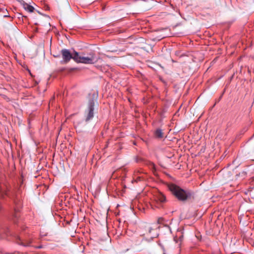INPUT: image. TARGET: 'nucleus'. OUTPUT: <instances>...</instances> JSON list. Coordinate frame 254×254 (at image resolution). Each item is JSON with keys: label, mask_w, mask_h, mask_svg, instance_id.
<instances>
[{"label": "nucleus", "mask_w": 254, "mask_h": 254, "mask_svg": "<svg viewBox=\"0 0 254 254\" xmlns=\"http://www.w3.org/2000/svg\"><path fill=\"white\" fill-rule=\"evenodd\" d=\"M96 99L92 98L89 99L86 110L85 111L84 116L85 122H87L94 117V106Z\"/></svg>", "instance_id": "nucleus-3"}, {"label": "nucleus", "mask_w": 254, "mask_h": 254, "mask_svg": "<svg viewBox=\"0 0 254 254\" xmlns=\"http://www.w3.org/2000/svg\"><path fill=\"white\" fill-rule=\"evenodd\" d=\"M98 59L93 52L90 53L87 56H84L79 55L77 52H74L73 60L76 63L85 64H94L98 62Z\"/></svg>", "instance_id": "nucleus-2"}, {"label": "nucleus", "mask_w": 254, "mask_h": 254, "mask_svg": "<svg viewBox=\"0 0 254 254\" xmlns=\"http://www.w3.org/2000/svg\"><path fill=\"white\" fill-rule=\"evenodd\" d=\"M167 187L171 193L180 201H185L190 198L192 193L189 190L182 189L178 185L170 183L167 185Z\"/></svg>", "instance_id": "nucleus-1"}, {"label": "nucleus", "mask_w": 254, "mask_h": 254, "mask_svg": "<svg viewBox=\"0 0 254 254\" xmlns=\"http://www.w3.org/2000/svg\"><path fill=\"white\" fill-rule=\"evenodd\" d=\"M61 53L63 58V61L62 62L63 63L66 64L68 63L71 59H73L74 53L72 55L68 50L65 49H63Z\"/></svg>", "instance_id": "nucleus-4"}, {"label": "nucleus", "mask_w": 254, "mask_h": 254, "mask_svg": "<svg viewBox=\"0 0 254 254\" xmlns=\"http://www.w3.org/2000/svg\"><path fill=\"white\" fill-rule=\"evenodd\" d=\"M162 219L161 218H159V219H158V223H159L160 220H162Z\"/></svg>", "instance_id": "nucleus-11"}, {"label": "nucleus", "mask_w": 254, "mask_h": 254, "mask_svg": "<svg viewBox=\"0 0 254 254\" xmlns=\"http://www.w3.org/2000/svg\"><path fill=\"white\" fill-rule=\"evenodd\" d=\"M13 218H17L18 217V213L16 210H15L14 214L13 216Z\"/></svg>", "instance_id": "nucleus-10"}, {"label": "nucleus", "mask_w": 254, "mask_h": 254, "mask_svg": "<svg viewBox=\"0 0 254 254\" xmlns=\"http://www.w3.org/2000/svg\"><path fill=\"white\" fill-rule=\"evenodd\" d=\"M155 134L157 137L159 138H161L163 136V133L162 130L160 129H157L155 131Z\"/></svg>", "instance_id": "nucleus-8"}, {"label": "nucleus", "mask_w": 254, "mask_h": 254, "mask_svg": "<svg viewBox=\"0 0 254 254\" xmlns=\"http://www.w3.org/2000/svg\"><path fill=\"white\" fill-rule=\"evenodd\" d=\"M155 199L161 203H164L166 201V196L161 192H158L155 195Z\"/></svg>", "instance_id": "nucleus-7"}, {"label": "nucleus", "mask_w": 254, "mask_h": 254, "mask_svg": "<svg viewBox=\"0 0 254 254\" xmlns=\"http://www.w3.org/2000/svg\"><path fill=\"white\" fill-rule=\"evenodd\" d=\"M152 231V229L151 228H150V227L148 228L147 231H148V233L150 234L149 236V238L151 239H152L153 238H154L155 237L154 235H153L151 234Z\"/></svg>", "instance_id": "nucleus-9"}, {"label": "nucleus", "mask_w": 254, "mask_h": 254, "mask_svg": "<svg viewBox=\"0 0 254 254\" xmlns=\"http://www.w3.org/2000/svg\"><path fill=\"white\" fill-rule=\"evenodd\" d=\"M0 192H1V189H0Z\"/></svg>", "instance_id": "nucleus-13"}, {"label": "nucleus", "mask_w": 254, "mask_h": 254, "mask_svg": "<svg viewBox=\"0 0 254 254\" xmlns=\"http://www.w3.org/2000/svg\"><path fill=\"white\" fill-rule=\"evenodd\" d=\"M178 246L180 247V244H178Z\"/></svg>", "instance_id": "nucleus-12"}, {"label": "nucleus", "mask_w": 254, "mask_h": 254, "mask_svg": "<svg viewBox=\"0 0 254 254\" xmlns=\"http://www.w3.org/2000/svg\"><path fill=\"white\" fill-rule=\"evenodd\" d=\"M32 242V240L31 238L27 239V238H19L17 241V243L21 245L24 246H29L31 243Z\"/></svg>", "instance_id": "nucleus-6"}, {"label": "nucleus", "mask_w": 254, "mask_h": 254, "mask_svg": "<svg viewBox=\"0 0 254 254\" xmlns=\"http://www.w3.org/2000/svg\"><path fill=\"white\" fill-rule=\"evenodd\" d=\"M19 2L20 5L22 6V7L26 11H27L29 12H32L33 11L34 8L32 6L26 3L23 0H19Z\"/></svg>", "instance_id": "nucleus-5"}]
</instances>
